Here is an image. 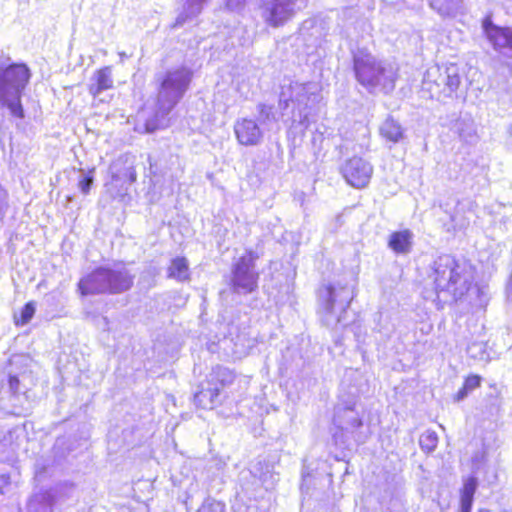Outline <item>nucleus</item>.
Listing matches in <instances>:
<instances>
[{"label": "nucleus", "mask_w": 512, "mask_h": 512, "mask_svg": "<svg viewBox=\"0 0 512 512\" xmlns=\"http://www.w3.org/2000/svg\"><path fill=\"white\" fill-rule=\"evenodd\" d=\"M192 77V70L184 66L168 70L157 76L155 116L144 123L146 133H153L168 125L167 116L187 92Z\"/></svg>", "instance_id": "nucleus-1"}, {"label": "nucleus", "mask_w": 512, "mask_h": 512, "mask_svg": "<svg viewBox=\"0 0 512 512\" xmlns=\"http://www.w3.org/2000/svg\"><path fill=\"white\" fill-rule=\"evenodd\" d=\"M30 77L31 72L26 64L0 57V106L7 108L18 119L25 117L22 95Z\"/></svg>", "instance_id": "nucleus-2"}, {"label": "nucleus", "mask_w": 512, "mask_h": 512, "mask_svg": "<svg viewBox=\"0 0 512 512\" xmlns=\"http://www.w3.org/2000/svg\"><path fill=\"white\" fill-rule=\"evenodd\" d=\"M353 69L356 80L370 93L377 90L389 93L395 87L397 67L393 63L377 59L370 53H355Z\"/></svg>", "instance_id": "nucleus-3"}, {"label": "nucleus", "mask_w": 512, "mask_h": 512, "mask_svg": "<svg viewBox=\"0 0 512 512\" xmlns=\"http://www.w3.org/2000/svg\"><path fill=\"white\" fill-rule=\"evenodd\" d=\"M429 277L433 280L438 295L447 293L453 300L464 296L472 284L466 267L449 254L440 255L434 260Z\"/></svg>", "instance_id": "nucleus-4"}, {"label": "nucleus", "mask_w": 512, "mask_h": 512, "mask_svg": "<svg viewBox=\"0 0 512 512\" xmlns=\"http://www.w3.org/2000/svg\"><path fill=\"white\" fill-rule=\"evenodd\" d=\"M135 275L122 263L95 269L79 281L82 295L121 294L133 286Z\"/></svg>", "instance_id": "nucleus-5"}, {"label": "nucleus", "mask_w": 512, "mask_h": 512, "mask_svg": "<svg viewBox=\"0 0 512 512\" xmlns=\"http://www.w3.org/2000/svg\"><path fill=\"white\" fill-rule=\"evenodd\" d=\"M317 98L316 85L313 83L291 82L281 87L278 107L281 115L291 126L296 124L305 128L308 125V106Z\"/></svg>", "instance_id": "nucleus-6"}, {"label": "nucleus", "mask_w": 512, "mask_h": 512, "mask_svg": "<svg viewBox=\"0 0 512 512\" xmlns=\"http://www.w3.org/2000/svg\"><path fill=\"white\" fill-rule=\"evenodd\" d=\"M461 78L459 69L452 64L447 67L432 66L427 69L423 77V89L430 93L431 98L440 100L442 97H451L459 88Z\"/></svg>", "instance_id": "nucleus-7"}, {"label": "nucleus", "mask_w": 512, "mask_h": 512, "mask_svg": "<svg viewBox=\"0 0 512 512\" xmlns=\"http://www.w3.org/2000/svg\"><path fill=\"white\" fill-rule=\"evenodd\" d=\"M353 299V290L348 285H328L319 290L320 309L327 323H342L343 314Z\"/></svg>", "instance_id": "nucleus-8"}, {"label": "nucleus", "mask_w": 512, "mask_h": 512, "mask_svg": "<svg viewBox=\"0 0 512 512\" xmlns=\"http://www.w3.org/2000/svg\"><path fill=\"white\" fill-rule=\"evenodd\" d=\"M258 254L247 251L232 266L231 289L234 293L247 295L258 288L259 273L255 269Z\"/></svg>", "instance_id": "nucleus-9"}, {"label": "nucleus", "mask_w": 512, "mask_h": 512, "mask_svg": "<svg viewBox=\"0 0 512 512\" xmlns=\"http://www.w3.org/2000/svg\"><path fill=\"white\" fill-rule=\"evenodd\" d=\"M297 0H262L261 17L274 28L283 26L295 15Z\"/></svg>", "instance_id": "nucleus-10"}, {"label": "nucleus", "mask_w": 512, "mask_h": 512, "mask_svg": "<svg viewBox=\"0 0 512 512\" xmlns=\"http://www.w3.org/2000/svg\"><path fill=\"white\" fill-rule=\"evenodd\" d=\"M334 423L342 432L350 434L355 442L359 444L364 443L368 438L367 434L360 431L363 421L354 407H338L335 412Z\"/></svg>", "instance_id": "nucleus-11"}, {"label": "nucleus", "mask_w": 512, "mask_h": 512, "mask_svg": "<svg viewBox=\"0 0 512 512\" xmlns=\"http://www.w3.org/2000/svg\"><path fill=\"white\" fill-rule=\"evenodd\" d=\"M341 173L349 185L361 189L370 182L373 167L365 159L355 156L345 161L341 167Z\"/></svg>", "instance_id": "nucleus-12"}, {"label": "nucleus", "mask_w": 512, "mask_h": 512, "mask_svg": "<svg viewBox=\"0 0 512 512\" xmlns=\"http://www.w3.org/2000/svg\"><path fill=\"white\" fill-rule=\"evenodd\" d=\"M236 139L244 146H257L264 138L265 131L250 118H239L234 124Z\"/></svg>", "instance_id": "nucleus-13"}, {"label": "nucleus", "mask_w": 512, "mask_h": 512, "mask_svg": "<svg viewBox=\"0 0 512 512\" xmlns=\"http://www.w3.org/2000/svg\"><path fill=\"white\" fill-rule=\"evenodd\" d=\"M484 33L496 51L507 49L512 52V29L495 25L490 17L483 20Z\"/></svg>", "instance_id": "nucleus-14"}, {"label": "nucleus", "mask_w": 512, "mask_h": 512, "mask_svg": "<svg viewBox=\"0 0 512 512\" xmlns=\"http://www.w3.org/2000/svg\"><path fill=\"white\" fill-rule=\"evenodd\" d=\"M61 497V488L55 487L34 494L28 503V512H54Z\"/></svg>", "instance_id": "nucleus-15"}, {"label": "nucleus", "mask_w": 512, "mask_h": 512, "mask_svg": "<svg viewBox=\"0 0 512 512\" xmlns=\"http://www.w3.org/2000/svg\"><path fill=\"white\" fill-rule=\"evenodd\" d=\"M414 234L409 229L393 232L389 236L388 247L397 254H409L412 250Z\"/></svg>", "instance_id": "nucleus-16"}, {"label": "nucleus", "mask_w": 512, "mask_h": 512, "mask_svg": "<svg viewBox=\"0 0 512 512\" xmlns=\"http://www.w3.org/2000/svg\"><path fill=\"white\" fill-rule=\"evenodd\" d=\"M208 0H182V10L178 14L173 28L181 27L185 23L195 19L203 10Z\"/></svg>", "instance_id": "nucleus-17"}, {"label": "nucleus", "mask_w": 512, "mask_h": 512, "mask_svg": "<svg viewBox=\"0 0 512 512\" xmlns=\"http://www.w3.org/2000/svg\"><path fill=\"white\" fill-rule=\"evenodd\" d=\"M92 83L89 85V93L93 97H97L103 91L113 87L112 68L110 66L97 70L93 77Z\"/></svg>", "instance_id": "nucleus-18"}, {"label": "nucleus", "mask_w": 512, "mask_h": 512, "mask_svg": "<svg viewBox=\"0 0 512 512\" xmlns=\"http://www.w3.org/2000/svg\"><path fill=\"white\" fill-rule=\"evenodd\" d=\"M380 135L387 141L398 143L405 137V130L399 121L389 116L379 128Z\"/></svg>", "instance_id": "nucleus-19"}, {"label": "nucleus", "mask_w": 512, "mask_h": 512, "mask_svg": "<svg viewBox=\"0 0 512 512\" xmlns=\"http://www.w3.org/2000/svg\"><path fill=\"white\" fill-rule=\"evenodd\" d=\"M256 110L258 115L255 121L264 131L271 130L278 121L274 107L265 103H259L256 106Z\"/></svg>", "instance_id": "nucleus-20"}, {"label": "nucleus", "mask_w": 512, "mask_h": 512, "mask_svg": "<svg viewBox=\"0 0 512 512\" xmlns=\"http://www.w3.org/2000/svg\"><path fill=\"white\" fill-rule=\"evenodd\" d=\"M167 276L179 282L188 280L190 278V272L187 259L184 257L172 259L167 269Z\"/></svg>", "instance_id": "nucleus-21"}, {"label": "nucleus", "mask_w": 512, "mask_h": 512, "mask_svg": "<svg viewBox=\"0 0 512 512\" xmlns=\"http://www.w3.org/2000/svg\"><path fill=\"white\" fill-rule=\"evenodd\" d=\"M112 180L115 182H122L123 184L131 185L137 179V174L132 165L120 167V160L114 162L111 167Z\"/></svg>", "instance_id": "nucleus-22"}, {"label": "nucleus", "mask_w": 512, "mask_h": 512, "mask_svg": "<svg viewBox=\"0 0 512 512\" xmlns=\"http://www.w3.org/2000/svg\"><path fill=\"white\" fill-rule=\"evenodd\" d=\"M453 130L464 142L473 143L477 138L475 124L473 120L469 118L457 120L453 126Z\"/></svg>", "instance_id": "nucleus-23"}, {"label": "nucleus", "mask_w": 512, "mask_h": 512, "mask_svg": "<svg viewBox=\"0 0 512 512\" xmlns=\"http://www.w3.org/2000/svg\"><path fill=\"white\" fill-rule=\"evenodd\" d=\"M252 472L259 477L266 489L273 488L278 481V475L271 470V466L265 461H258L253 466Z\"/></svg>", "instance_id": "nucleus-24"}, {"label": "nucleus", "mask_w": 512, "mask_h": 512, "mask_svg": "<svg viewBox=\"0 0 512 512\" xmlns=\"http://www.w3.org/2000/svg\"><path fill=\"white\" fill-rule=\"evenodd\" d=\"M220 389L218 387L203 388L199 392L195 393L194 400L196 404L204 409H211L219 402L218 397Z\"/></svg>", "instance_id": "nucleus-25"}, {"label": "nucleus", "mask_w": 512, "mask_h": 512, "mask_svg": "<svg viewBox=\"0 0 512 512\" xmlns=\"http://www.w3.org/2000/svg\"><path fill=\"white\" fill-rule=\"evenodd\" d=\"M429 3L440 15L451 16L459 10L462 0H429Z\"/></svg>", "instance_id": "nucleus-26"}, {"label": "nucleus", "mask_w": 512, "mask_h": 512, "mask_svg": "<svg viewBox=\"0 0 512 512\" xmlns=\"http://www.w3.org/2000/svg\"><path fill=\"white\" fill-rule=\"evenodd\" d=\"M484 402L489 414L494 415L498 413L502 403L500 390L496 386H491L490 391L484 398Z\"/></svg>", "instance_id": "nucleus-27"}, {"label": "nucleus", "mask_w": 512, "mask_h": 512, "mask_svg": "<svg viewBox=\"0 0 512 512\" xmlns=\"http://www.w3.org/2000/svg\"><path fill=\"white\" fill-rule=\"evenodd\" d=\"M17 448V444L14 443V434L9 431L6 433L3 438L0 440V454L2 460H8L14 456Z\"/></svg>", "instance_id": "nucleus-28"}, {"label": "nucleus", "mask_w": 512, "mask_h": 512, "mask_svg": "<svg viewBox=\"0 0 512 512\" xmlns=\"http://www.w3.org/2000/svg\"><path fill=\"white\" fill-rule=\"evenodd\" d=\"M438 444V436L434 431H426L420 435L419 445L421 449L427 453L435 450Z\"/></svg>", "instance_id": "nucleus-29"}, {"label": "nucleus", "mask_w": 512, "mask_h": 512, "mask_svg": "<svg viewBox=\"0 0 512 512\" xmlns=\"http://www.w3.org/2000/svg\"><path fill=\"white\" fill-rule=\"evenodd\" d=\"M79 171H80L81 176H80V179L78 182V187L83 194H88L90 191V188L94 182L93 173H94L95 169L93 168V169L89 170L87 173L83 169H80Z\"/></svg>", "instance_id": "nucleus-30"}, {"label": "nucleus", "mask_w": 512, "mask_h": 512, "mask_svg": "<svg viewBox=\"0 0 512 512\" xmlns=\"http://www.w3.org/2000/svg\"><path fill=\"white\" fill-rule=\"evenodd\" d=\"M35 313V305L33 302H28L21 310L20 317L14 315L16 325L27 324Z\"/></svg>", "instance_id": "nucleus-31"}, {"label": "nucleus", "mask_w": 512, "mask_h": 512, "mask_svg": "<svg viewBox=\"0 0 512 512\" xmlns=\"http://www.w3.org/2000/svg\"><path fill=\"white\" fill-rule=\"evenodd\" d=\"M478 487V480L476 477H468L461 489V496L465 498H474L475 491Z\"/></svg>", "instance_id": "nucleus-32"}, {"label": "nucleus", "mask_w": 512, "mask_h": 512, "mask_svg": "<svg viewBox=\"0 0 512 512\" xmlns=\"http://www.w3.org/2000/svg\"><path fill=\"white\" fill-rule=\"evenodd\" d=\"M8 387H9V391L14 396L24 393V391L21 389V381L18 378V376H16V375L9 374Z\"/></svg>", "instance_id": "nucleus-33"}, {"label": "nucleus", "mask_w": 512, "mask_h": 512, "mask_svg": "<svg viewBox=\"0 0 512 512\" xmlns=\"http://www.w3.org/2000/svg\"><path fill=\"white\" fill-rule=\"evenodd\" d=\"M480 377L479 376H476V375H472V376H469L465 382H464V386L469 390V391H472L473 389H475L476 387H478L480 385Z\"/></svg>", "instance_id": "nucleus-34"}, {"label": "nucleus", "mask_w": 512, "mask_h": 512, "mask_svg": "<svg viewBox=\"0 0 512 512\" xmlns=\"http://www.w3.org/2000/svg\"><path fill=\"white\" fill-rule=\"evenodd\" d=\"M245 5V0H227L226 7L230 11H239Z\"/></svg>", "instance_id": "nucleus-35"}, {"label": "nucleus", "mask_w": 512, "mask_h": 512, "mask_svg": "<svg viewBox=\"0 0 512 512\" xmlns=\"http://www.w3.org/2000/svg\"><path fill=\"white\" fill-rule=\"evenodd\" d=\"M474 498H465L461 496L460 499V512H471Z\"/></svg>", "instance_id": "nucleus-36"}, {"label": "nucleus", "mask_w": 512, "mask_h": 512, "mask_svg": "<svg viewBox=\"0 0 512 512\" xmlns=\"http://www.w3.org/2000/svg\"><path fill=\"white\" fill-rule=\"evenodd\" d=\"M470 391L463 385V387L456 393L455 400L461 401L465 399Z\"/></svg>", "instance_id": "nucleus-37"}, {"label": "nucleus", "mask_w": 512, "mask_h": 512, "mask_svg": "<svg viewBox=\"0 0 512 512\" xmlns=\"http://www.w3.org/2000/svg\"><path fill=\"white\" fill-rule=\"evenodd\" d=\"M8 484H9V477H8V476H6V475H1V476H0V489H2V487H3L4 485H8ZM0 493L2 494V493H3V491H2V490H0Z\"/></svg>", "instance_id": "nucleus-38"}, {"label": "nucleus", "mask_w": 512, "mask_h": 512, "mask_svg": "<svg viewBox=\"0 0 512 512\" xmlns=\"http://www.w3.org/2000/svg\"><path fill=\"white\" fill-rule=\"evenodd\" d=\"M208 512H213V510H212V509H209V510H208Z\"/></svg>", "instance_id": "nucleus-39"}]
</instances>
